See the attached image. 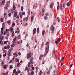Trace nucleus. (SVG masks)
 Returning a JSON list of instances; mask_svg holds the SVG:
<instances>
[{"label":"nucleus","mask_w":75,"mask_h":75,"mask_svg":"<svg viewBox=\"0 0 75 75\" xmlns=\"http://www.w3.org/2000/svg\"><path fill=\"white\" fill-rule=\"evenodd\" d=\"M60 41H61V38H58L57 39V41L58 42H60Z\"/></svg>","instance_id":"17"},{"label":"nucleus","mask_w":75,"mask_h":75,"mask_svg":"<svg viewBox=\"0 0 75 75\" xmlns=\"http://www.w3.org/2000/svg\"><path fill=\"white\" fill-rule=\"evenodd\" d=\"M28 16H27V17H26L25 18H24L23 20V21H25V20L26 21H28Z\"/></svg>","instance_id":"6"},{"label":"nucleus","mask_w":75,"mask_h":75,"mask_svg":"<svg viewBox=\"0 0 75 75\" xmlns=\"http://www.w3.org/2000/svg\"><path fill=\"white\" fill-rule=\"evenodd\" d=\"M10 29L11 30V31H13V28L12 27H11L10 28Z\"/></svg>","instance_id":"41"},{"label":"nucleus","mask_w":75,"mask_h":75,"mask_svg":"<svg viewBox=\"0 0 75 75\" xmlns=\"http://www.w3.org/2000/svg\"><path fill=\"white\" fill-rule=\"evenodd\" d=\"M67 3L66 2H64L63 4V9H64L65 8V5H66Z\"/></svg>","instance_id":"7"},{"label":"nucleus","mask_w":75,"mask_h":75,"mask_svg":"<svg viewBox=\"0 0 75 75\" xmlns=\"http://www.w3.org/2000/svg\"><path fill=\"white\" fill-rule=\"evenodd\" d=\"M44 43L42 42L41 45V47H43V45H44Z\"/></svg>","instance_id":"59"},{"label":"nucleus","mask_w":75,"mask_h":75,"mask_svg":"<svg viewBox=\"0 0 75 75\" xmlns=\"http://www.w3.org/2000/svg\"><path fill=\"white\" fill-rule=\"evenodd\" d=\"M66 5L67 6H69L70 5V4H69V2H67Z\"/></svg>","instance_id":"31"},{"label":"nucleus","mask_w":75,"mask_h":75,"mask_svg":"<svg viewBox=\"0 0 75 75\" xmlns=\"http://www.w3.org/2000/svg\"><path fill=\"white\" fill-rule=\"evenodd\" d=\"M57 20L58 22H59V21H60V20H59V18L58 17L57 18Z\"/></svg>","instance_id":"33"},{"label":"nucleus","mask_w":75,"mask_h":75,"mask_svg":"<svg viewBox=\"0 0 75 75\" xmlns=\"http://www.w3.org/2000/svg\"><path fill=\"white\" fill-rule=\"evenodd\" d=\"M3 67H4V68L5 69H6V68H7V67H6V64L4 65L3 66Z\"/></svg>","instance_id":"24"},{"label":"nucleus","mask_w":75,"mask_h":75,"mask_svg":"<svg viewBox=\"0 0 75 75\" xmlns=\"http://www.w3.org/2000/svg\"><path fill=\"white\" fill-rule=\"evenodd\" d=\"M19 15L20 16V17L21 18H22L23 17V14H22V13H21V12H20L19 13Z\"/></svg>","instance_id":"14"},{"label":"nucleus","mask_w":75,"mask_h":75,"mask_svg":"<svg viewBox=\"0 0 75 75\" xmlns=\"http://www.w3.org/2000/svg\"><path fill=\"white\" fill-rule=\"evenodd\" d=\"M11 13H14V11H13V9H11Z\"/></svg>","instance_id":"40"},{"label":"nucleus","mask_w":75,"mask_h":75,"mask_svg":"<svg viewBox=\"0 0 75 75\" xmlns=\"http://www.w3.org/2000/svg\"><path fill=\"white\" fill-rule=\"evenodd\" d=\"M28 16H30V10L28 9Z\"/></svg>","instance_id":"32"},{"label":"nucleus","mask_w":75,"mask_h":75,"mask_svg":"<svg viewBox=\"0 0 75 75\" xmlns=\"http://www.w3.org/2000/svg\"><path fill=\"white\" fill-rule=\"evenodd\" d=\"M8 7L6 6L5 7V8H4L5 9H6V10H8Z\"/></svg>","instance_id":"52"},{"label":"nucleus","mask_w":75,"mask_h":75,"mask_svg":"<svg viewBox=\"0 0 75 75\" xmlns=\"http://www.w3.org/2000/svg\"><path fill=\"white\" fill-rule=\"evenodd\" d=\"M20 65H21V64H20V62H19L17 64V67H20Z\"/></svg>","instance_id":"11"},{"label":"nucleus","mask_w":75,"mask_h":75,"mask_svg":"<svg viewBox=\"0 0 75 75\" xmlns=\"http://www.w3.org/2000/svg\"><path fill=\"white\" fill-rule=\"evenodd\" d=\"M13 48L10 49L9 50H8V52H11V51H13Z\"/></svg>","instance_id":"22"},{"label":"nucleus","mask_w":75,"mask_h":75,"mask_svg":"<svg viewBox=\"0 0 75 75\" xmlns=\"http://www.w3.org/2000/svg\"><path fill=\"white\" fill-rule=\"evenodd\" d=\"M4 62L2 61V62L1 63V65H4Z\"/></svg>","instance_id":"62"},{"label":"nucleus","mask_w":75,"mask_h":75,"mask_svg":"<svg viewBox=\"0 0 75 75\" xmlns=\"http://www.w3.org/2000/svg\"><path fill=\"white\" fill-rule=\"evenodd\" d=\"M11 35L12 37H14V33H12Z\"/></svg>","instance_id":"64"},{"label":"nucleus","mask_w":75,"mask_h":75,"mask_svg":"<svg viewBox=\"0 0 75 75\" xmlns=\"http://www.w3.org/2000/svg\"><path fill=\"white\" fill-rule=\"evenodd\" d=\"M63 6V5L62 4H60V10H62V7Z\"/></svg>","instance_id":"8"},{"label":"nucleus","mask_w":75,"mask_h":75,"mask_svg":"<svg viewBox=\"0 0 75 75\" xmlns=\"http://www.w3.org/2000/svg\"><path fill=\"white\" fill-rule=\"evenodd\" d=\"M13 68V65H11L9 67V68L10 69H11Z\"/></svg>","instance_id":"18"},{"label":"nucleus","mask_w":75,"mask_h":75,"mask_svg":"<svg viewBox=\"0 0 75 75\" xmlns=\"http://www.w3.org/2000/svg\"><path fill=\"white\" fill-rule=\"evenodd\" d=\"M1 21L2 22H3V19L2 18H1Z\"/></svg>","instance_id":"50"},{"label":"nucleus","mask_w":75,"mask_h":75,"mask_svg":"<svg viewBox=\"0 0 75 75\" xmlns=\"http://www.w3.org/2000/svg\"><path fill=\"white\" fill-rule=\"evenodd\" d=\"M50 45H47V46H46L45 47V54H44L43 56L44 57H45V55H46L48 52V50H49V47Z\"/></svg>","instance_id":"1"},{"label":"nucleus","mask_w":75,"mask_h":75,"mask_svg":"<svg viewBox=\"0 0 75 75\" xmlns=\"http://www.w3.org/2000/svg\"><path fill=\"white\" fill-rule=\"evenodd\" d=\"M1 31H4V30H3V28L2 27L1 28Z\"/></svg>","instance_id":"54"},{"label":"nucleus","mask_w":75,"mask_h":75,"mask_svg":"<svg viewBox=\"0 0 75 75\" xmlns=\"http://www.w3.org/2000/svg\"><path fill=\"white\" fill-rule=\"evenodd\" d=\"M6 7H8V6H9V5H8V4L6 3Z\"/></svg>","instance_id":"44"},{"label":"nucleus","mask_w":75,"mask_h":75,"mask_svg":"<svg viewBox=\"0 0 75 75\" xmlns=\"http://www.w3.org/2000/svg\"><path fill=\"white\" fill-rule=\"evenodd\" d=\"M28 69V67L26 66L25 69V71H27V69Z\"/></svg>","instance_id":"34"},{"label":"nucleus","mask_w":75,"mask_h":75,"mask_svg":"<svg viewBox=\"0 0 75 75\" xmlns=\"http://www.w3.org/2000/svg\"><path fill=\"white\" fill-rule=\"evenodd\" d=\"M8 56H10L11 55V52H8Z\"/></svg>","instance_id":"23"},{"label":"nucleus","mask_w":75,"mask_h":75,"mask_svg":"<svg viewBox=\"0 0 75 75\" xmlns=\"http://www.w3.org/2000/svg\"><path fill=\"white\" fill-rule=\"evenodd\" d=\"M37 31V30L36 28H34L33 31V35L34 36V34H35V33H36V31Z\"/></svg>","instance_id":"4"},{"label":"nucleus","mask_w":75,"mask_h":75,"mask_svg":"<svg viewBox=\"0 0 75 75\" xmlns=\"http://www.w3.org/2000/svg\"><path fill=\"white\" fill-rule=\"evenodd\" d=\"M44 18L45 20H48V17L45 16L44 17Z\"/></svg>","instance_id":"21"},{"label":"nucleus","mask_w":75,"mask_h":75,"mask_svg":"<svg viewBox=\"0 0 75 75\" xmlns=\"http://www.w3.org/2000/svg\"><path fill=\"white\" fill-rule=\"evenodd\" d=\"M17 38H15L13 40V41H12L13 43H14V44H16V42L15 41H16V39Z\"/></svg>","instance_id":"9"},{"label":"nucleus","mask_w":75,"mask_h":75,"mask_svg":"<svg viewBox=\"0 0 75 75\" xmlns=\"http://www.w3.org/2000/svg\"><path fill=\"white\" fill-rule=\"evenodd\" d=\"M64 59V57H62L61 59V61H62Z\"/></svg>","instance_id":"35"},{"label":"nucleus","mask_w":75,"mask_h":75,"mask_svg":"<svg viewBox=\"0 0 75 75\" xmlns=\"http://www.w3.org/2000/svg\"><path fill=\"white\" fill-rule=\"evenodd\" d=\"M4 53H6L7 52V51H6V50H4L3 51Z\"/></svg>","instance_id":"48"},{"label":"nucleus","mask_w":75,"mask_h":75,"mask_svg":"<svg viewBox=\"0 0 75 75\" xmlns=\"http://www.w3.org/2000/svg\"><path fill=\"white\" fill-rule=\"evenodd\" d=\"M72 65H73V64H71L70 65V68H71L72 67Z\"/></svg>","instance_id":"61"},{"label":"nucleus","mask_w":75,"mask_h":75,"mask_svg":"<svg viewBox=\"0 0 75 75\" xmlns=\"http://www.w3.org/2000/svg\"><path fill=\"white\" fill-rule=\"evenodd\" d=\"M52 7H53V6H52V4H50V7L51 8H52Z\"/></svg>","instance_id":"51"},{"label":"nucleus","mask_w":75,"mask_h":75,"mask_svg":"<svg viewBox=\"0 0 75 75\" xmlns=\"http://www.w3.org/2000/svg\"><path fill=\"white\" fill-rule=\"evenodd\" d=\"M5 3V0H3L1 2V5H4V4Z\"/></svg>","instance_id":"13"},{"label":"nucleus","mask_w":75,"mask_h":75,"mask_svg":"<svg viewBox=\"0 0 75 75\" xmlns=\"http://www.w3.org/2000/svg\"><path fill=\"white\" fill-rule=\"evenodd\" d=\"M8 16H9V17H11V13H9Z\"/></svg>","instance_id":"43"},{"label":"nucleus","mask_w":75,"mask_h":75,"mask_svg":"<svg viewBox=\"0 0 75 75\" xmlns=\"http://www.w3.org/2000/svg\"><path fill=\"white\" fill-rule=\"evenodd\" d=\"M49 13H48V12H47L45 14V15L46 16H49Z\"/></svg>","instance_id":"29"},{"label":"nucleus","mask_w":75,"mask_h":75,"mask_svg":"<svg viewBox=\"0 0 75 75\" xmlns=\"http://www.w3.org/2000/svg\"><path fill=\"white\" fill-rule=\"evenodd\" d=\"M30 68H29L28 69L27 72H28L29 71H30Z\"/></svg>","instance_id":"57"},{"label":"nucleus","mask_w":75,"mask_h":75,"mask_svg":"<svg viewBox=\"0 0 75 75\" xmlns=\"http://www.w3.org/2000/svg\"><path fill=\"white\" fill-rule=\"evenodd\" d=\"M29 55L30 54H29V53H28L27 56V58L28 59H29V57H28V56H29Z\"/></svg>","instance_id":"28"},{"label":"nucleus","mask_w":75,"mask_h":75,"mask_svg":"<svg viewBox=\"0 0 75 75\" xmlns=\"http://www.w3.org/2000/svg\"><path fill=\"white\" fill-rule=\"evenodd\" d=\"M16 62H19V59H17V58H16Z\"/></svg>","instance_id":"60"},{"label":"nucleus","mask_w":75,"mask_h":75,"mask_svg":"<svg viewBox=\"0 0 75 75\" xmlns=\"http://www.w3.org/2000/svg\"><path fill=\"white\" fill-rule=\"evenodd\" d=\"M50 43V42H47V43L46 44V45H48L49 44V43Z\"/></svg>","instance_id":"56"},{"label":"nucleus","mask_w":75,"mask_h":75,"mask_svg":"<svg viewBox=\"0 0 75 75\" xmlns=\"http://www.w3.org/2000/svg\"><path fill=\"white\" fill-rule=\"evenodd\" d=\"M14 26H15V23H14V22H13L12 25V27H14Z\"/></svg>","instance_id":"19"},{"label":"nucleus","mask_w":75,"mask_h":75,"mask_svg":"<svg viewBox=\"0 0 75 75\" xmlns=\"http://www.w3.org/2000/svg\"><path fill=\"white\" fill-rule=\"evenodd\" d=\"M6 33H7V32L5 31L4 33V35H5L6 34Z\"/></svg>","instance_id":"42"},{"label":"nucleus","mask_w":75,"mask_h":75,"mask_svg":"<svg viewBox=\"0 0 75 75\" xmlns=\"http://www.w3.org/2000/svg\"><path fill=\"white\" fill-rule=\"evenodd\" d=\"M20 35H19L18 37V39H20Z\"/></svg>","instance_id":"63"},{"label":"nucleus","mask_w":75,"mask_h":75,"mask_svg":"<svg viewBox=\"0 0 75 75\" xmlns=\"http://www.w3.org/2000/svg\"><path fill=\"white\" fill-rule=\"evenodd\" d=\"M11 48H13V47H14V46H15V44H14V43H13L12 45H11Z\"/></svg>","instance_id":"15"},{"label":"nucleus","mask_w":75,"mask_h":75,"mask_svg":"<svg viewBox=\"0 0 75 75\" xmlns=\"http://www.w3.org/2000/svg\"><path fill=\"white\" fill-rule=\"evenodd\" d=\"M6 55H7V53H5L4 54H3V56L4 57H5V56H6Z\"/></svg>","instance_id":"49"},{"label":"nucleus","mask_w":75,"mask_h":75,"mask_svg":"<svg viewBox=\"0 0 75 75\" xmlns=\"http://www.w3.org/2000/svg\"><path fill=\"white\" fill-rule=\"evenodd\" d=\"M7 49H8V50H9V48H10V46L9 45H8L7 46Z\"/></svg>","instance_id":"47"},{"label":"nucleus","mask_w":75,"mask_h":75,"mask_svg":"<svg viewBox=\"0 0 75 75\" xmlns=\"http://www.w3.org/2000/svg\"><path fill=\"white\" fill-rule=\"evenodd\" d=\"M24 8L23 7V6H22L21 7V11H23V9Z\"/></svg>","instance_id":"36"},{"label":"nucleus","mask_w":75,"mask_h":75,"mask_svg":"<svg viewBox=\"0 0 75 75\" xmlns=\"http://www.w3.org/2000/svg\"><path fill=\"white\" fill-rule=\"evenodd\" d=\"M59 7H60V6L59 5H58L57 6V10H58L59 9Z\"/></svg>","instance_id":"37"},{"label":"nucleus","mask_w":75,"mask_h":75,"mask_svg":"<svg viewBox=\"0 0 75 75\" xmlns=\"http://www.w3.org/2000/svg\"><path fill=\"white\" fill-rule=\"evenodd\" d=\"M30 63L31 64V65H33V64H34V62H33L34 61V57H31V58L30 59Z\"/></svg>","instance_id":"2"},{"label":"nucleus","mask_w":75,"mask_h":75,"mask_svg":"<svg viewBox=\"0 0 75 75\" xmlns=\"http://www.w3.org/2000/svg\"><path fill=\"white\" fill-rule=\"evenodd\" d=\"M42 71L40 70V72L39 75H41L42 74Z\"/></svg>","instance_id":"46"},{"label":"nucleus","mask_w":75,"mask_h":75,"mask_svg":"<svg viewBox=\"0 0 75 75\" xmlns=\"http://www.w3.org/2000/svg\"><path fill=\"white\" fill-rule=\"evenodd\" d=\"M55 28L53 26V25H52L50 27V30H52V31H54V30Z\"/></svg>","instance_id":"3"},{"label":"nucleus","mask_w":75,"mask_h":75,"mask_svg":"<svg viewBox=\"0 0 75 75\" xmlns=\"http://www.w3.org/2000/svg\"><path fill=\"white\" fill-rule=\"evenodd\" d=\"M13 10H14L16 9V7H15V5H13Z\"/></svg>","instance_id":"38"},{"label":"nucleus","mask_w":75,"mask_h":75,"mask_svg":"<svg viewBox=\"0 0 75 75\" xmlns=\"http://www.w3.org/2000/svg\"><path fill=\"white\" fill-rule=\"evenodd\" d=\"M16 69H15L13 70V74H15V73H16Z\"/></svg>","instance_id":"27"},{"label":"nucleus","mask_w":75,"mask_h":75,"mask_svg":"<svg viewBox=\"0 0 75 75\" xmlns=\"http://www.w3.org/2000/svg\"><path fill=\"white\" fill-rule=\"evenodd\" d=\"M28 67H30V62L28 63Z\"/></svg>","instance_id":"30"},{"label":"nucleus","mask_w":75,"mask_h":75,"mask_svg":"<svg viewBox=\"0 0 75 75\" xmlns=\"http://www.w3.org/2000/svg\"><path fill=\"white\" fill-rule=\"evenodd\" d=\"M45 30H43L42 32V35H44V34H45Z\"/></svg>","instance_id":"10"},{"label":"nucleus","mask_w":75,"mask_h":75,"mask_svg":"<svg viewBox=\"0 0 75 75\" xmlns=\"http://www.w3.org/2000/svg\"><path fill=\"white\" fill-rule=\"evenodd\" d=\"M42 13H44V12H45V10H44V8H42Z\"/></svg>","instance_id":"45"},{"label":"nucleus","mask_w":75,"mask_h":75,"mask_svg":"<svg viewBox=\"0 0 75 75\" xmlns=\"http://www.w3.org/2000/svg\"><path fill=\"white\" fill-rule=\"evenodd\" d=\"M14 17H16L17 16V11L15 10V12L14 13Z\"/></svg>","instance_id":"5"},{"label":"nucleus","mask_w":75,"mask_h":75,"mask_svg":"<svg viewBox=\"0 0 75 75\" xmlns=\"http://www.w3.org/2000/svg\"><path fill=\"white\" fill-rule=\"evenodd\" d=\"M5 25H4V22H3L2 24V28H4V26Z\"/></svg>","instance_id":"20"},{"label":"nucleus","mask_w":75,"mask_h":75,"mask_svg":"<svg viewBox=\"0 0 75 75\" xmlns=\"http://www.w3.org/2000/svg\"><path fill=\"white\" fill-rule=\"evenodd\" d=\"M7 23L8 24V25H10L11 23H10V20L8 21H7Z\"/></svg>","instance_id":"12"},{"label":"nucleus","mask_w":75,"mask_h":75,"mask_svg":"<svg viewBox=\"0 0 75 75\" xmlns=\"http://www.w3.org/2000/svg\"><path fill=\"white\" fill-rule=\"evenodd\" d=\"M33 20H34V18H33V16H32L31 17V22L33 21Z\"/></svg>","instance_id":"16"},{"label":"nucleus","mask_w":75,"mask_h":75,"mask_svg":"<svg viewBox=\"0 0 75 75\" xmlns=\"http://www.w3.org/2000/svg\"><path fill=\"white\" fill-rule=\"evenodd\" d=\"M59 43H58V41H56L55 42V44H59Z\"/></svg>","instance_id":"53"},{"label":"nucleus","mask_w":75,"mask_h":75,"mask_svg":"<svg viewBox=\"0 0 75 75\" xmlns=\"http://www.w3.org/2000/svg\"><path fill=\"white\" fill-rule=\"evenodd\" d=\"M3 38H4V36H2L1 38V41H3Z\"/></svg>","instance_id":"39"},{"label":"nucleus","mask_w":75,"mask_h":75,"mask_svg":"<svg viewBox=\"0 0 75 75\" xmlns=\"http://www.w3.org/2000/svg\"><path fill=\"white\" fill-rule=\"evenodd\" d=\"M8 71H7L6 72V74L5 73H4L3 74V75H8Z\"/></svg>","instance_id":"26"},{"label":"nucleus","mask_w":75,"mask_h":75,"mask_svg":"<svg viewBox=\"0 0 75 75\" xmlns=\"http://www.w3.org/2000/svg\"><path fill=\"white\" fill-rule=\"evenodd\" d=\"M18 75V71H16L15 73V75Z\"/></svg>","instance_id":"55"},{"label":"nucleus","mask_w":75,"mask_h":75,"mask_svg":"<svg viewBox=\"0 0 75 75\" xmlns=\"http://www.w3.org/2000/svg\"><path fill=\"white\" fill-rule=\"evenodd\" d=\"M33 74H34V72L33 71H31L30 73V75H33Z\"/></svg>","instance_id":"25"},{"label":"nucleus","mask_w":75,"mask_h":75,"mask_svg":"<svg viewBox=\"0 0 75 75\" xmlns=\"http://www.w3.org/2000/svg\"><path fill=\"white\" fill-rule=\"evenodd\" d=\"M4 44H6V45H7V42H6V41H5L4 42Z\"/></svg>","instance_id":"58"}]
</instances>
